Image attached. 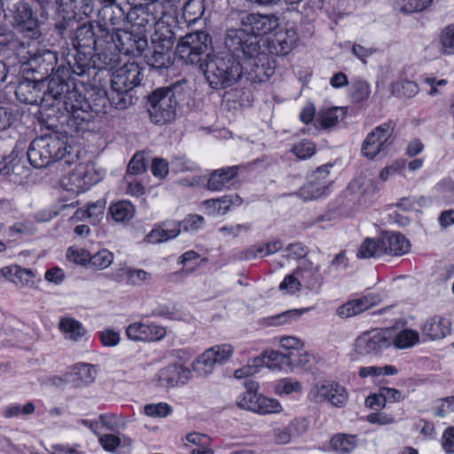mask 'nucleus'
Wrapping results in <instances>:
<instances>
[{
	"instance_id": "1",
	"label": "nucleus",
	"mask_w": 454,
	"mask_h": 454,
	"mask_svg": "<svg viewBox=\"0 0 454 454\" xmlns=\"http://www.w3.org/2000/svg\"><path fill=\"white\" fill-rule=\"evenodd\" d=\"M278 19L274 15L248 14L242 20V27L231 29L225 37V46L234 55L240 54L244 58L262 60L265 56L264 49L261 46L259 36L267 35L278 28Z\"/></svg>"
},
{
	"instance_id": "2",
	"label": "nucleus",
	"mask_w": 454,
	"mask_h": 454,
	"mask_svg": "<svg viewBox=\"0 0 454 454\" xmlns=\"http://www.w3.org/2000/svg\"><path fill=\"white\" fill-rule=\"evenodd\" d=\"M71 150L67 137L55 133L34 139L27 154L31 165L40 168L59 160L69 163Z\"/></svg>"
},
{
	"instance_id": "3",
	"label": "nucleus",
	"mask_w": 454,
	"mask_h": 454,
	"mask_svg": "<svg viewBox=\"0 0 454 454\" xmlns=\"http://www.w3.org/2000/svg\"><path fill=\"white\" fill-rule=\"evenodd\" d=\"M201 70L213 88L231 86L242 74L239 61L229 53L210 56V59L203 63Z\"/></svg>"
},
{
	"instance_id": "4",
	"label": "nucleus",
	"mask_w": 454,
	"mask_h": 454,
	"mask_svg": "<svg viewBox=\"0 0 454 454\" xmlns=\"http://www.w3.org/2000/svg\"><path fill=\"white\" fill-rule=\"evenodd\" d=\"M211 51L210 36L203 31L187 34L176 46L179 57L187 63L198 65L200 69H203V63L210 59Z\"/></svg>"
},
{
	"instance_id": "5",
	"label": "nucleus",
	"mask_w": 454,
	"mask_h": 454,
	"mask_svg": "<svg viewBox=\"0 0 454 454\" xmlns=\"http://www.w3.org/2000/svg\"><path fill=\"white\" fill-rule=\"evenodd\" d=\"M150 120L157 125L171 122L176 118V98L170 88L154 90L148 98Z\"/></svg>"
},
{
	"instance_id": "6",
	"label": "nucleus",
	"mask_w": 454,
	"mask_h": 454,
	"mask_svg": "<svg viewBox=\"0 0 454 454\" xmlns=\"http://www.w3.org/2000/svg\"><path fill=\"white\" fill-rule=\"evenodd\" d=\"M103 173L92 162H81L61 179L62 186L67 191L80 193L98 183Z\"/></svg>"
},
{
	"instance_id": "7",
	"label": "nucleus",
	"mask_w": 454,
	"mask_h": 454,
	"mask_svg": "<svg viewBox=\"0 0 454 454\" xmlns=\"http://www.w3.org/2000/svg\"><path fill=\"white\" fill-rule=\"evenodd\" d=\"M392 343L389 328L374 329L359 335L355 340L354 349L361 356L378 355Z\"/></svg>"
},
{
	"instance_id": "8",
	"label": "nucleus",
	"mask_w": 454,
	"mask_h": 454,
	"mask_svg": "<svg viewBox=\"0 0 454 454\" xmlns=\"http://www.w3.org/2000/svg\"><path fill=\"white\" fill-rule=\"evenodd\" d=\"M46 96L56 102V106L67 114H75L82 108L75 90H69V85L63 80L52 77L48 81Z\"/></svg>"
},
{
	"instance_id": "9",
	"label": "nucleus",
	"mask_w": 454,
	"mask_h": 454,
	"mask_svg": "<svg viewBox=\"0 0 454 454\" xmlns=\"http://www.w3.org/2000/svg\"><path fill=\"white\" fill-rule=\"evenodd\" d=\"M331 168L332 165H324L313 171L308 183L300 189L299 196L304 200H312L328 194L333 184Z\"/></svg>"
},
{
	"instance_id": "10",
	"label": "nucleus",
	"mask_w": 454,
	"mask_h": 454,
	"mask_svg": "<svg viewBox=\"0 0 454 454\" xmlns=\"http://www.w3.org/2000/svg\"><path fill=\"white\" fill-rule=\"evenodd\" d=\"M308 397L314 403L328 402L333 406L341 407L348 400V393L335 381L320 380L311 387Z\"/></svg>"
},
{
	"instance_id": "11",
	"label": "nucleus",
	"mask_w": 454,
	"mask_h": 454,
	"mask_svg": "<svg viewBox=\"0 0 454 454\" xmlns=\"http://www.w3.org/2000/svg\"><path fill=\"white\" fill-rule=\"evenodd\" d=\"M394 128L390 123H383L372 130L365 137L362 145V153L373 159L378 154L384 153L392 144Z\"/></svg>"
},
{
	"instance_id": "12",
	"label": "nucleus",
	"mask_w": 454,
	"mask_h": 454,
	"mask_svg": "<svg viewBox=\"0 0 454 454\" xmlns=\"http://www.w3.org/2000/svg\"><path fill=\"white\" fill-rule=\"evenodd\" d=\"M126 336L134 341L154 342L161 340L167 331L165 327L153 322L137 321L129 325Z\"/></svg>"
},
{
	"instance_id": "13",
	"label": "nucleus",
	"mask_w": 454,
	"mask_h": 454,
	"mask_svg": "<svg viewBox=\"0 0 454 454\" xmlns=\"http://www.w3.org/2000/svg\"><path fill=\"white\" fill-rule=\"evenodd\" d=\"M141 82L139 67L134 63H127L119 67L112 76L111 87L116 90H130Z\"/></svg>"
},
{
	"instance_id": "14",
	"label": "nucleus",
	"mask_w": 454,
	"mask_h": 454,
	"mask_svg": "<svg viewBox=\"0 0 454 454\" xmlns=\"http://www.w3.org/2000/svg\"><path fill=\"white\" fill-rule=\"evenodd\" d=\"M191 377L189 368L182 364H171L164 367L156 375L159 385L162 387H172L178 384L186 383Z\"/></svg>"
},
{
	"instance_id": "15",
	"label": "nucleus",
	"mask_w": 454,
	"mask_h": 454,
	"mask_svg": "<svg viewBox=\"0 0 454 454\" xmlns=\"http://www.w3.org/2000/svg\"><path fill=\"white\" fill-rule=\"evenodd\" d=\"M302 286L311 291H317L323 284V277L320 274V266L314 264L308 259H302L295 270Z\"/></svg>"
},
{
	"instance_id": "16",
	"label": "nucleus",
	"mask_w": 454,
	"mask_h": 454,
	"mask_svg": "<svg viewBox=\"0 0 454 454\" xmlns=\"http://www.w3.org/2000/svg\"><path fill=\"white\" fill-rule=\"evenodd\" d=\"M297 40V34L293 28L279 30L267 40L268 50L272 54L286 55L294 49Z\"/></svg>"
},
{
	"instance_id": "17",
	"label": "nucleus",
	"mask_w": 454,
	"mask_h": 454,
	"mask_svg": "<svg viewBox=\"0 0 454 454\" xmlns=\"http://www.w3.org/2000/svg\"><path fill=\"white\" fill-rule=\"evenodd\" d=\"M379 301V295L369 294L363 297L348 301L337 309L336 313L342 318L355 317L376 305Z\"/></svg>"
},
{
	"instance_id": "18",
	"label": "nucleus",
	"mask_w": 454,
	"mask_h": 454,
	"mask_svg": "<svg viewBox=\"0 0 454 454\" xmlns=\"http://www.w3.org/2000/svg\"><path fill=\"white\" fill-rule=\"evenodd\" d=\"M420 330L424 340H441L450 333V322L442 316H434L424 322Z\"/></svg>"
},
{
	"instance_id": "19",
	"label": "nucleus",
	"mask_w": 454,
	"mask_h": 454,
	"mask_svg": "<svg viewBox=\"0 0 454 454\" xmlns=\"http://www.w3.org/2000/svg\"><path fill=\"white\" fill-rule=\"evenodd\" d=\"M384 254L401 256L410 251L409 240L399 232L386 231L380 239Z\"/></svg>"
},
{
	"instance_id": "20",
	"label": "nucleus",
	"mask_w": 454,
	"mask_h": 454,
	"mask_svg": "<svg viewBox=\"0 0 454 454\" xmlns=\"http://www.w3.org/2000/svg\"><path fill=\"white\" fill-rule=\"evenodd\" d=\"M181 231V223L176 221H166L155 226L150 233L146 235V241L152 244H157L168 241L176 238Z\"/></svg>"
},
{
	"instance_id": "21",
	"label": "nucleus",
	"mask_w": 454,
	"mask_h": 454,
	"mask_svg": "<svg viewBox=\"0 0 454 454\" xmlns=\"http://www.w3.org/2000/svg\"><path fill=\"white\" fill-rule=\"evenodd\" d=\"M59 329L67 340L78 342L87 340V330L82 323L73 317H62L59 323Z\"/></svg>"
},
{
	"instance_id": "22",
	"label": "nucleus",
	"mask_w": 454,
	"mask_h": 454,
	"mask_svg": "<svg viewBox=\"0 0 454 454\" xmlns=\"http://www.w3.org/2000/svg\"><path fill=\"white\" fill-rule=\"evenodd\" d=\"M238 175V167H227L215 170L208 177L207 188L210 191L219 192L229 188L232 180Z\"/></svg>"
},
{
	"instance_id": "23",
	"label": "nucleus",
	"mask_w": 454,
	"mask_h": 454,
	"mask_svg": "<svg viewBox=\"0 0 454 454\" xmlns=\"http://www.w3.org/2000/svg\"><path fill=\"white\" fill-rule=\"evenodd\" d=\"M142 22L141 25L154 27L160 24L162 18L167 14L168 9L160 0L148 2V4L140 9Z\"/></svg>"
},
{
	"instance_id": "24",
	"label": "nucleus",
	"mask_w": 454,
	"mask_h": 454,
	"mask_svg": "<svg viewBox=\"0 0 454 454\" xmlns=\"http://www.w3.org/2000/svg\"><path fill=\"white\" fill-rule=\"evenodd\" d=\"M115 278L119 282L137 286L149 282L152 275L144 270L125 266L116 271Z\"/></svg>"
},
{
	"instance_id": "25",
	"label": "nucleus",
	"mask_w": 454,
	"mask_h": 454,
	"mask_svg": "<svg viewBox=\"0 0 454 454\" xmlns=\"http://www.w3.org/2000/svg\"><path fill=\"white\" fill-rule=\"evenodd\" d=\"M257 357L261 360V367L266 366L273 371H286L293 364L290 356L276 350H267Z\"/></svg>"
},
{
	"instance_id": "26",
	"label": "nucleus",
	"mask_w": 454,
	"mask_h": 454,
	"mask_svg": "<svg viewBox=\"0 0 454 454\" xmlns=\"http://www.w3.org/2000/svg\"><path fill=\"white\" fill-rule=\"evenodd\" d=\"M98 441L110 452L127 453L131 446V440L123 434H102Z\"/></svg>"
},
{
	"instance_id": "27",
	"label": "nucleus",
	"mask_w": 454,
	"mask_h": 454,
	"mask_svg": "<svg viewBox=\"0 0 454 454\" xmlns=\"http://www.w3.org/2000/svg\"><path fill=\"white\" fill-rule=\"evenodd\" d=\"M98 371L95 365L78 364L72 368L69 380L77 386L88 385L95 380Z\"/></svg>"
},
{
	"instance_id": "28",
	"label": "nucleus",
	"mask_w": 454,
	"mask_h": 454,
	"mask_svg": "<svg viewBox=\"0 0 454 454\" xmlns=\"http://www.w3.org/2000/svg\"><path fill=\"white\" fill-rule=\"evenodd\" d=\"M389 332L393 340L392 345L399 349L410 348L417 345L420 340L419 333L416 330L406 328L395 332L389 328Z\"/></svg>"
},
{
	"instance_id": "29",
	"label": "nucleus",
	"mask_w": 454,
	"mask_h": 454,
	"mask_svg": "<svg viewBox=\"0 0 454 454\" xmlns=\"http://www.w3.org/2000/svg\"><path fill=\"white\" fill-rule=\"evenodd\" d=\"M346 115L343 107H331L321 109L317 115L316 122L320 124L322 129H327L336 126Z\"/></svg>"
},
{
	"instance_id": "30",
	"label": "nucleus",
	"mask_w": 454,
	"mask_h": 454,
	"mask_svg": "<svg viewBox=\"0 0 454 454\" xmlns=\"http://www.w3.org/2000/svg\"><path fill=\"white\" fill-rule=\"evenodd\" d=\"M247 391L239 395L236 400V404L241 409L256 411L260 394L257 393V384L254 381L246 383Z\"/></svg>"
},
{
	"instance_id": "31",
	"label": "nucleus",
	"mask_w": 454,
	"mask_h": 454,
	"mask_svg": "<svg viewBox=\"0 0 454 454\" xmlns=\"http://www.w3.org/2000/svg\"><path fill=\"white\" fill-rule=\"evenodd\" d=\"M105 202L98 200L88 205L86 209H78L71 219L84 220L89 219L91 224H98L103 218L105 213Z\"/></svg>"
},
{
	"instance_id": "32",
	"label": "nucleus",
	"mask_w": 454,
	"mask_h": 454,
	"mask_svg": "<svg viewBox=\"0 0 454 454\" xmlns=\"http://www.w3.org/2000/svg\"><path fill=\"white\" fill-rule=\"evenodd\" d=\"M110 214L117 223H125L133 219L135 207L128 200H120L110 207Z\"/></svg>"
},
{
	"instance_id": "33",
	"label": "nucleus",
	"mask_w": 454,
	"mask_h": 454,
	"mask_svg": "<svg viewBox=\"0 0 454 454\" xmlns=\"http://www.w3.org/2000/svg\"><path fill=\"white\" fill-rule=\"evenodd\" d=\"M357 446V438L353 434H337L331 440V448L339 454H348Z\"/></svg>"
},
{
	"instance_id": "34",
	"label": "nucleus",
	"mask_w": 454,
	"mask_h": 454,
	"mask_svg": "<svg viewBox=\"0 0 454 454\" xmlns=\"http://www.w3.org/2000/svg\"><path fill=\"white\" fill-rule=\"evenodd\" d=\"M1 271L10 281L20 286L28 285L34 277L30 270L16 265L4 268Z\"/></svg>"
},
{
	"instance_id": "35",
	"label": "nucleus",
	"mask_w": 454,
	"mask_h": 454,
	"mask_svg": "<svg viewBox=\"0 0 454 454\" xmlns=\"http://www.w3.org/2000/svg\"><path fill=\"white\" fill-rule=\"evenodd\" d=\"M207 349L200 354L192 364V368L199 376L207 377L211 375L216 366L213 357Z\"/></svg>"
},
{
	"instance_id": "36",
	"label": "nucleus",
	"mask_w": 454,
	"mask_h": 454,
	"mask_svg": "<svg viewBox=\"0 0 454 454\" xmlns=\"http://www.w3.org/2000/svg\"><path fill=\"white\" fill-rule=\"evenodd\" d=\"M239 198L236 197L231 200L229 197H223L218 200H208L204 201V207L208 215H223L230 210L231 205L238 204Z\"/></svg>"
},
{
	"instance_id": "37",
	"label": "nucleus",
	"mask_w": 454,
	"mask_h": 454,
	"mask_svg": "<svg viewBox=\"0 0 454 454\" xmlns=\"http://www.w3.org/2000/svg\"><path fill=\"white\" fill-rule=\"evenodd\" d=\"M383 254L382 244L380 239L367 238L359 247L356 255L361 259H369L380 257Z\"/></svg>"
},
{
	"instance_id": "38",
	"label": "nucleus",
	"mask_w": 454,
	"mask_h": 454,
	"mask_svg": "<svg viewBox=\"0 0 454 454\" xmlns=\"http://www.w3.org/2000/svg\"><path fill=\"white\" fill-rule=\"evenodd\" d=\"M448 83L447 79L439 78L434 74H427L422 80V84L427 90V95L432 98L442 95Z\"/></svg>"
},
{
	"instance_id": "39",
	"label": "nucleus",
	"mask_w": 454,
	"mask_h": 454,
	"mask_svg": "<svg viewBox=\"0 0 454 454\" xmlns=\"http://www.w3.org/2000/svg\"><path fill=\"white\" fill-rule=\"evenodd\" d=\"M35 411L33 402H27L24 404L12 403L6 406L3 411V415L6 419L27 418L32 415Z\"/></svg>"
},
{
	"instance_id": "40",
	"label": "nucleus",
	"mask_w": 454,
	"mask_h": 454,
	"mask_svg": "<svg viewBox=\"0 0 454 454\" xmlns=\"http://www.w3.org/2000/svg\"><path fill=\"white\" fill-rule=\"evenodd\" d=\"M32 16L31 10L25 4H20L17 7L16 20L20 23L24 22L23 27L27 30V36L35 38L38 36L39 32L36 29L35 22L30 20Z\"/></svg>"
},
{
	"instance_id": "41",
	"label": "nucleus",
	"mask_w": 454,
	"mask_h": 454,
	"mask_svg": "<svg viewBox=\"0 0 454 454\" xmlns=\"http://www.w3.org/2000/svg\"><path fill=\"white\" fill-rule=\"evenodd\" d=\"M433 0H395V10L403 13H413L427 9Z\"/></svg>"
},
{
	"instance_id": "42",
	"label": "nucleus",
	"mask_w": 454,
	"mask_h": 454,
	"mask_svg": "<svg viewBox=\"0 0 454 454\" xmlns=\"http://www.w3.org/2000/svg\"><path fill=\"white\" fill-rule=\"evenodd\" d=\"M204 11L202 0H189L184 6L183 17L188 24H193L201 18Z\"/></svg>"
},
{
	"instance_id": "43",
	"label": "nucleus",
	"mask_w": 454,
	"mask_h": 454,
	"mask_svg": "<svg viewBox=\"0 0 454 454\" xmlns=\"http://www.w3.org/2000/svg\"><path fill=\"white\" fill-rule=\"evenodd\" d=\"M216 365L226 364L234 353V348L228 343L219 344L207 348Z\"/></svg>"
},
{
	"instance_id": "44",
	"label": "nucleus",
	"mask_w": 454,
	"mask_h": 454,
	"mask_svg": "<svg viewBox=\"0 0 454 454\" xmlns=\"http://www.w3.org/2000/svg\"><path fill=\"white\" fill-rule=\"evenodd\" d=\"M114 254L107 249H101L90 255L89 267L95 270H102L108 268L114 262Z\"/></svg>"
},
{
	"instance_id": "45",
	"label": "nucleus",
	"mask_w": 454,
	"mask_h": 454,
	"mask_svg": "<svg viewBox=\"0 0 454 454\" xmlns=\"http://www.w3.org/2000/svg\"><path fill=\"white\" fill-rule=\"evenodd\" d=\"M439 51L444 55H454V23L445 27L439 35Z\"/></svg>"
},
{
	"instance_id": "46",
	"label": "nucleus",
	"mask_w": 454,
	"mask_h": 454,
	"mask_svg": "<svg viewBox=\"0 0 454 454\" xmlns=\"http://www.w3.org/2000/svg\"><path fill=\"white\" fill-rule=\"evenodd\" d=\"M391 92L396 97L411 98L418 94L419 86L411 81H400L392 84Z\"/></svg>"
},
{
	"instance_id": "47",
	"label": "nucleus",
	"mask_w": 454,
	"mask_h": 454,
	"mask_svg": "<svg viewBox=\"0 0 454 454\" xmlns=\"http://www.w3.org/2000/svg\"><path fill=\"white\" fill-rule=\"evenodd\" d=\"M309 310V309L287 310L278 315L268 317L264 320L267 325H281L300 317L304 312Z\"/></svg>"
},
{
	"instance_id": "48",
	"label": "nucleus",
	"mask_w": 454,
	"mask_h": 454,
	"mask_svg": "<svg viewBox=\"0 0 454 454\" xmlns=\"http://www.w3.org/2000/svg\"><path fill=\"white\" fill-rule=\"evenodd\" d=\"M301 383L291 378H285L274 383V391L278 395H289L294 393H301Z\"/></svg>"
},
{
	"instance_id": "49",
	"label": "nucleus",
	"mask_w": 454,
	"mask_h": 454,
	"mask_svg": "<svg viewBox=\"0 0 454 454\" xmlns=\"http://www.w3.org/2000/svg\"><path fill=\"white\" fill-rule=\"evenodd\" d=\"M97 422L98 423V434H102L104 430L114 431L125 426L121 417L112 413L100 415Z\"/></svg>"
},
{
	"instance_id": "50",
	"label": "nucleus",
	"mask_w": 454,
	"mask_h": 454,
	"mask_svg": "<svg viewBox=\"0 0 454 454\" xmlns=\"http://www.w3.org/2000/svg\"><path fill=\"white\" fill-rule=\"evenodd\" d=\"M397 369L393 365L385 366H365L361 367L358 372V375L361 378H377L381 375H395L397 373Z\"/></svg>"
},
{
	"instance_id": "51",
	"label": "nucleus",
	"mask_w": 454,
	"mask_h": 454,
	"mask_svg": "<svg viewBox=\"0 0 454 454\" xmlns=\"http://www.w3.org/2000/svg\"><path fill=\"white\" fill-rule=\"evenodd\" d=\"M282 411L280 403L273 398H268L261 395L257 404L255 413L260 415H267L271 413H278Z\"/></svg>"
},
{
	"instance_id": "52",
	"label": "nucleus",
	"mask_w": 454,
	"mask_h": 454,
	"mask_svg": "<svg viewBox=\"0 0 454 454\" xmlns=\"http://www.w3.org/2000/svg\"><path fill=\"white\" fill-rule=\"evenodd\" d=\"M302 284L298 275L295 274V270L293 273L285 277L279 285V289L286 294H294L301 290Z\"/></svg>"
},
{
	"instance_id": "53",
	"label": "nucleus",
	"mask_w": 454,
	"mask_h": 454,
	"mask_svg": "<svg viewBox=\"0 0 454 454\" xmlns=\"http://www.w3.org/2000/svg\"><path fill=\"white\" fill-rule=\"evenodd\" d=\"M129 90H116L112 89L108 93V98L111 105L116 109H126L131 104L130 98L128 95Z\"/></svg>"
},
{
	"instance_id": "54",
	"label": "nucleus",
	"mask_w": 454,
	"mask_h": 454,
	"mask_svg": "<svg viewBox=\"0 0 454 454\" xmlns=\"http://www.w3.org/2000/svg\"><path fill=\"white\" fill-rule=\"evenodd\" d=\"M90 255L88 250L75 247H70L67 251V258L76 264L89 266Z\"/></svg>"
},
{
	"instance_id": "55",
	"label": "nucleus",
	"mask_w": 454,
	"mask_h": 454,
	"mask_svg": "<svg viewBox=\"0 0 454 454\" xmlns=\"http://www.w3.org/2000/svg\"><path fill=\"white\" fill-rule=\"evenodd\" d=\"M349 90L352 98L357 102L366 99L371 93L369 83L362 80L352 82Z\"/></svg>"
},
{
	"instance_id": "56",
	"label": "nucleus",
	"mask_w": 454,
	"mask_h": 454,
	"mask_svg": "<svg viewBox=\"0 0 454 454\" xmlns=\"http://www.w3.org/2000/svg\"><path fill=\"white\" fill-rule=\"evenodd\" d=\"M292 152L297 158L306 160L315 154L316 146L313 142L303 140L294 145L292 148Z\"/></svg>"
},
{
	"instance_id": "57",
	"label": "nucleus",
	"mask_w": 454,
	"mask_h": 454,
	"mask_svg": "<svg viewBox=\"0 0 454 454\" xmlns=\"http://www.w3.org/2000/svg\"><path fill=\"white\" fill-rule=\"evenodd\" d=\"M31 59L38 62L40 66L46 65L47 67H51V70L54 69V67L58 62L56 52L50 50L38 51L32 56Z\"/></svg>"
},
{
	"instance_id": "58",
	"label": "nucleus",
	"mask_w": 454,
	"mask_h": 454,
	"mask_svg": "<svg viewBox=\"0 0 454 454\" xmlns=\"http://www.w3.org/2000/svg\"><path fill=\"white\" fill-rule=\"evenodd\" d=\"M261 368V360L258 357L252 358L247 361V364L234 372L236 379H244L250 377L258 372Z\"/></svg>"
},
{
	"instance_id": "59",
	"label": "nucleus",
	"mask_w": 454,
	"mask_h": 454,
	"mask_svg": "<svg viewBox=\"0 0 454 454\" xmlns=\"http://www.w3.org/2000/svg\"><path fill=\"white\" fill-rule=\"evenodd\" d=\"M171 166L176 172H194L198 169V164L185 156L175 157Z\"/></svg>"
},
{
	"instance_id": "60",
	"label": "nucleus",
	"mask_w": 454,
	"mask_h": 454,
	"mask_svg": "<svg viewBox=\"0 0 454 454\" xmlns=\"http://www.w3.org/2000/svg\"><path fill=\"white\" fill-rule=\"evenodd\" d=\"M283 247L280 240H271L255 247V256L265 257L278 252Z\"/></svg>"
},
{
	"instance_id": "61",
	"label": "nucleus",
	"mask_w": 454,
	"mask_h": 454,
	"mask_svg": "<svg viewBox=\"0 0 454 454\" xmlns=\"http://www.w3.org/2000/svg\"><path fill=\"white\" fill-rule=\"evenodd\" d=\"M170 411H171V408L166 403H151V404H146L144 407L145 414L149 417H153V418L166 417L170 413Z\"/></svg>"
},
{
	"instance_id": "62",
	"label": "nucleus",
	"mask_w": 454,
	"mask_h": 454,
	"mask_svg": "<svg viewBox=\"0 0 454 454\" xmlns=\"http://www.w3.org/2000/svg\"><path fill=\"white\" fill-rule=\"evenodd\" d=\"M441 444L447 454H454V426L445 428L441 437Z\"/></svg>"
},
{
	"instance_id": "63",
	"label": "nucleus",
	"mask_w": 454,
	"mask_h": 454,
	"mask_svg": "<svg viewBox=\"0 0 454 454\" xmlns=\"http://www.w3.org/2000/svg\"><path fill=\"white\" fill-rule=\"evenodd\" d=\"M279 345L286 350L292 351H300L303 348V341L294 336H282L279 339Z\"/></svg>"
},
{
	"instance_id": "64",
	"label": "nucleus",
	"mask_w": 454,
	"mask_h": 454,
	"mask_svg": "<svg viewBox=\"0 0 454 454\" xmlns=\"http://www.w3.org/2000/svg\"><path fill=\"white\" fill-rule=\"evenodd\" d=\"M99 337L102 344L108 347L118 345L121 340L120 333L112 329H104L100 332Z\"/></svg>"
}]
</instances>
